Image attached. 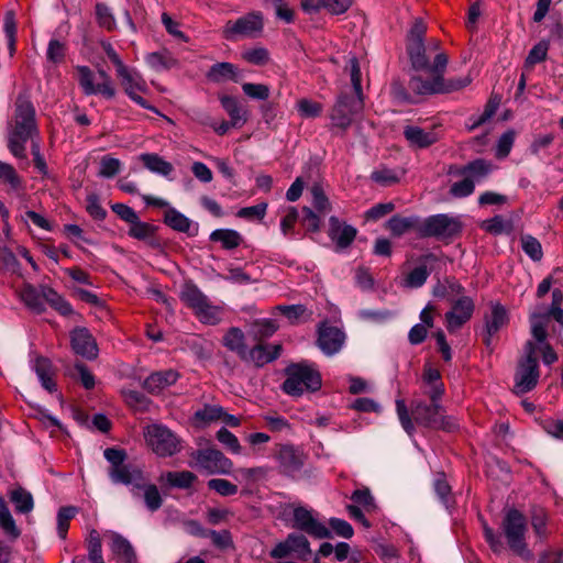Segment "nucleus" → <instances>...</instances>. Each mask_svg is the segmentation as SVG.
<instances>
[{"mask_svg": "<svg viewBox=\"0 0 563 563\" xmlns=\"http://www.w3.org/2000/svg\"><path fill=\"white\" fill-rule=\"evenodd\" d=\"M103 455L110 463L108 474L113 483L132 486V493L137 497L143 492L145 505L151 511L161 508L162 497L158 488L154 484H147L141 467L135 464L124 463L126 460V452L124 450L108 448L104 450Z\"/></svg>", "mask_w": 563, "mask_h": 563, "instance_id": "1", "label": "nucleus"}, {"mask_svg": "<svg viewBox=\"0 0 563 563\" xmlns=\"http://www.w3.org/2000/svg\"><path fill=\"white\" fill-rule=\"evenodd\" d=\"M38 134L35 109L30 100L18 97L15 102L14 124L9 132L8 148L20 159H26L25 143Z\"/></svg>", "mask_w": 563, "mask_h": 563, "instance_id": "2", "label": "nucleus"}, {"mask_svg": "<svg viewBox=\"0 0 563 563\" xmlns=\"http://www.w3.org/2000/svg\"><path fill=\"white\" fill-rule=\"evenodd\" d=\"M285 380L280 388L291 397H300L306 391L316 393L322 387V377L318 366L307 360L290 363L284 369Z\"/></svg>", "mask_w": 563, "mask_h": 563, "instance_id": "3", "label": "nucleus"}, {"mask_svg": "<svg viewBox=\"0 0 563 563\" xmlns=\"http://www.w3.org/2000/svg\"><path fill=\"white\" fill-rule=\"evenodd\" d=\"M464 224L460 217L449 213H437L421 220L419 236L421 239L433 238L444 244H450L463 233Z\"/></svg>", "mask_w": 563, "mask_h": 563, "instance_id": "4", "label": "nucleus"}, {"mask_svg": "<svg viewBox=\"0 0 563 563\" xmlns=\"http://www.w3.org/2000/svg\"><path fill=\"white\" fill-rule=\"evenodd\" d=\"M500 528L510 551L522 559H529L531 552L526 542L528 526L525 515L516 508L506 510Z\"/></svg>", "mask_w": 563, "mask_h": 563, "instance_id": "5", "label": "nucleus"}, {"mask_svg": "<svg viewBox=\"0 0 563 563\" xmlns=\"http://www.w3.org/2000/svg\"><path fill=\"white\" fill-rule=\"evenodd\" d=\"M537 351L538 345L533 341L526 342V355L519 361L515 373V388L518 394L529 393L538 384L540 371Z\"/></svg>", "mask_w": 563, "mask_h": 563, "instance_id": "6", "label": "nucleus"}, {"mask_svg": "<svg viewBox=\"0 0 563 563\" xmlns=\"http://www.w3.org/2000/svg\"><path fill=\"white\" fill-rule=\"evenodd\" d=\"M264 29L263 14L252 11L236 20H229L222 29V37L229 42H238L242 38H253Z\"/></svg>", "mask_w": 563, "mask_h": 563, "instance_id": "7", "label": "nucleus"}, {"mask_svg": "<svg viewBox=\"0 0 563 563\" xmlns=\"http://www.w3.org/2000/svg\"><path fill=\"white\" fill-rule=\"evenodd\" d=\"M363 108V98L351 92H341L330 112L333 126L346 131L351 126L354 115L362 112Z\"/></svg>", "mask_w": 563, "mask_h": 563, "instance_id": "8", "label": "nucleus"}, {"mask_svg": "<svg viewBox=\"0 0 563 563\" xmlns=\"http://www.w3.org/2000/svg\"><path fill=\"white\" fill-rule=\"evenodd\" d=\"M196 466L207 475H230L233 462L216 448L198 449L191 453Z\"/></svg>", "mask_w": 563, "mask_h": 563, "instance_id": "9", "label": "nucleus"}, {"mask_svg": "<svg viewBox=\"0 0 563 563\" xmlns=\"http://www.w3.org/2000/svg\"><path fill=\"white\" fill-rule=\"evenodd\" d=\"M291 527L314 539H331L332 532L314 516L313 510L305 506H296L292 510Z\"/></svg>", "mask_w": 563, "mask_h": 563, "instance_id": "10", "label": "nucleus"}, {"mask_svg": "<svg viewBox=\"0 0 563 563\" xmlns=\"http://www.w3.org/2000/svg\"><path fill=\"white\" fill-rule=\"evenodd\" d=\"M147 445L158 456H170L176 451L174 433L161 424L147 426L144 431Z\"/></svg>", "mask_w": 563, "mask_h": 563, "instance_id": "11", "label": "nucleus"}, {"mask_svg": "<svg viewBox=\"0 0 563 563\" xmlns=\"http://www.w3.org/2000/svg\"><path fill=\"white\" fill-rule=\"evenodd\" d=\"M345 333L328 320L318 324L316 344L327 356H333L339 353L345 343Z\"/></svg>", "mask_w": 563, "mask_h": 563, "instance_id": "12", "label": "nucleus"}, {"mask_svg": "<svg viewBox=\"0 0 563 563\" xmlns=\"http://www.w3.org/2000/svg\"><path fill=\"white\" fill-rule=\"evenodd\" d=\"M448 301L451 303V310L445 313L446 328L449 332H454L471 320L475 303L468 296H461L456 299L448 298Z\"/></svg>", "mask_w": 563, "mask_h": 563, "instance_id": "13", "label": "nucleus"}, {"mask_svg": "<svg viewBox=\"0 0 563 563\" xmlns=\"http://www.w3.org/2000/svg\"><path fill=\"white\" fill-rule=\"evenodd\" d=\"M484 327L481 335L484 345L492 352L493 351V336L498 333L509 322V316L506 308L499 303L492 305L490 314H485Z\"/></svg>", "mask_w": 563, "mask_h": 563, "instance_id": "14", "label": "nucleus"}, {"mask_svg": "<svg viewBox=\"0 0 563 563\" xmlns=\"http://www.w3.org/2000/svg\"><path fill=\"white\" fill-rule=\"evenodd\" d=\"M328 235L335 244V252H341L351 246L357 236V229L332 216L329 219Z\"/></svg>", "mask_w": 563, "mask_h": 563, "instance_id": "15", "label": "nucleus"}, {"mask_svg": "<svg viewBox=\"0 0 563 563\" xmlns=\"http://www.w3.org/2000/svg\"><path fill=\"white\" fill-rule=\"evenodd\" d=\"M70 345L75 354L87 360L98 356V345L87 328L77 327L70 332Z\"/></svg>", "mask_w": 563, "mask_h": 563, "instance_id": "16", "label": "nucleus"}, {"mask_svg": "<svg viewBox=\"0 0 563 563\" xmlns=\"http://www.w3.org/2000/svg\"><path fill=\"white\" fill-rule=\"evenodd\" d=\"M442 412H445V409L441 404L422 400L412 401L411 404V413L415 421L431 430L437 426Z\"/></svg>", "mask_w": 563, "mask_h": 563, "instance_id": "17", "label": "nucleus"}, {"mask_svg": "<svg viewBox=\"0 0 563 563\" xmlns=\"http://www.w3.org/2000/svg\"><path fill=\"white\" fill-rule=\"evenodd\" d=\"M280 473L294 477L303 466L302 454L290 444L280 445L276 455Z\"/></svg>", "mask_w": 563, "mask_h": 563, "instance_id": "18", "label": "nucleus"}, {"mask_svg": "<svg viewBox=\"0 0 563 563\" xmlns=\"http://www.w3.org/2000/svg\"><path fill=\"white\" fill-rule=\"evenodd\" d=\"M404 136L410 147L418 150L428 148L441 139L440 132H438L434 126L426 131L417 125H406Z\"/></svg>", "mask_w": 563, "mask_h": 563, "instance_id": "19", "label": "nucleus"}, {"mask_svg": "<svg viewBox=\"0 0 563 563\" xmlns=\"http://www.w3.org/2000/svg\"><path fill=\"white\" fill-rule=\"evenodd\" d=\"M78 82L86 96L100 93L108 99H111L115 95L113 87L107 85H95V75L88 66H77Z\"/></svg>", "mask_w": 563, "mask_h": 563, "instance_id": "20", "label": "nucleus"}, {"mask_svg": "<svg viewBox=\"0 0 563 563\" xmlns=\"http://www.w3.org/2000/svg\"><path fill=\"white\" fill-rule=\"evenodd\" d=\"M283 347L280 344H266L257 343L254 347L247 351V360L252 361L257 367L274 362L282 354Z\"/></svg>", "mask_w": 563, "mask_h": 563, "instance_id": "21", "label": "nucleus"}, {"mask_svg": "<svg viewBox=\"0 0 563 563\" xmlns=\"http://www.w3.org/2000/svg\"><path fill=\"white\" fill-rule=\"evenodd\" d=\"M117 76L120 78L124 91L133 101L145 109L151 108L147 101L139 93L144 89V82L140 76L132 74L128 68H125V74L119 73Z\"/></svg>", "mask_w": 563, "mask_h": 563, "instance_id": "22", "label": "nucleus"}, {"mask_svg": "<svg viewBox=\"0 0 563 563\" xmlns=\"http://www.w3.org/2000/svg\"><path fill=\"white\" fill-rule=\"evenodd\" d=\"M206 77L209 81L221 84L225 81L239 82L241 79L238 67L229 62H218L210 66Z\"/></svg>", "mask_w": 563, "mask_h": 563, "instance_id": "23", "label": "nucleus"}, {"mask_svg": "<svg viewBox=\"0 0 563 563\" xmlns=\"http://www.w3.org/2000/svg\"><path fill=\"white\" fill-rule=\"evenodd\" d=\"M419 227H421V219L418 216L402 217L395 214L386 222V229L394 236H401L410 230H415L419 234Z\"/></svg>", "mask_w": 563, "mask_h": 563, "instance_id": "24", "label": "nucleus"}, {"mask_svg": "<svg viewBox=\"0 0 563 563\" xmlns=\"http://www.w3.org/2000/svg\"><path fill=\"white\" fill-rule=\"evenodd\" d=\"M34 371L41 380L42 386L49 393L57 390L54 379L55 371L52 362L46 357H37L34 364Z\"/></svg>", "mask_w": 563, "mask_h": 563, "instance_id": "25", "label": "nucleus"}, {"mask_svg": "<svg viewBox=\"0 0 563 563\" xmlns=\"http://www.w3.org/2000/svg\"><path fill=\"white\" fill-rule=\"evenodd\" d=\"M245 336L240 328L232 327L223 336V345L236 353L241 360H247V346L245 344Z\"/></svg>", "mask_w": 563, "mask_h": 563, "instance_id": "26", "label": "nucleus"}, {"mask_svg": "<svg viewBox=\"0 0 563 563\" xmlns=\"http://www.w3.org/2000/svg\"><path fill=\"white\" fill-rule=\"evenodd\" d=\"M220 103L230 117L233 128L240 129L247 121L246 112L242 110L239 100L235 97L223 95L220 97Z\"/></svg>", "mask_w": 563, "mask_h": 563, "instance_id": "27", "label": "nucleus"}, {"mask_svg": "<svg viewBox=\"0 0 563 563\" xmlns=\"http://www.w3.org/2000/svg\"><path fill=\"white\" fill-rule=\"evenodd\" d=\"M176 382V372L168 369L155 372L144 380V388L152 394H159Z\"/></svg>", "mask_w": 563, "mask_h": 563, "instance_id": "28", "label": "nucleus"}, {"mask_svg": "<svg viewBox=\"0 0 563 563\" xmlns=\"http://www.w3.org/2000/svg\"><path fill=\"white\" fill-rule=\"evenodd\" d=\"M409 89L419 96H430L440 93V77L422 78L421 76H412L409 80Z\"/></svg>", "mask_w": 563, "mask_h": 563, "instance_id": "29", "label": "nucleus"}, {"mask_svg": "<svg viewBox=\"0 0 563 563\" xmlns=\"http://www.w3.org/2000/svg\"><path fill=\"white\" fill-rule=\"evenodd\" d=\"M180 298L186 303V306L192 310L194 313L209 300L208 297L191 280H188L184 284Z\"/></svg>", "mask_w": 563, "mask_h": 563, "instance_id": "30", "label": "nucleus"}, {"mask_svg": "<svg viewBox=\"0 0 563 563\" xmlns=\"http://www.w3.org/2000/svg\"><path fill=\"white\" fill-rule=\"evenodd\" d=\"M146 63L156 71L169 70L174 67L176 59L174 53L165 47L150 53L145 57Z\"/></svg>", "mask_w": 563, "mask_h": 563, "instance_id": "31", "label": "nucleus"}, {"mask_svg": "<svg viewBox=\"0 0 563 563\" xmlns=\"http://www.w3.org/2000/svg\"><path fill=\"white\" fill-rule=\"evenodd\" d=\"M42 286L36 288L32 285H26L21 291V299L24 305L33 312L41 314L45 312V303L43 301Z\"/></svg>", "mask_w": 563, "mask_h": 563, "instance_id": "32", "label": "nucleus"}, {"mask_svg": "<svg viewBox=\"0 0 563 563\" xmlns=\"http://www.w3.org/2000/svg\"><path fill=\"white\" fill-rule=\"evenodd\" d=\"M139 159L148 170L162 176H168L174 170L172 163L155 153H143L139 156Z\"/></svg>", "mask_w": 563, "mask_h": 563, "instance_id": "33", "label": "nucleus"}, {"mask_svg": "<svg viewBox=\"0 0 563 563\" xmlns=\"http://www.w3.org/2000/svg\"><path fill=\"white\" fill-rule=\"evenodd\" d=\"M194 314L203 324L217 325L222 322L224 311L222 307L212 305L208 300Z\"/></svg>", "mask_w": 563, "mask_h": 563, "instance_id": "34", "label": "nucleus"}, {"mask_svg": "<svg viewBox=\"0 0 563 563\" xmlns=\"http://www.w3.org/2000/svg\"><path fill=\"white\" fill-rule=\"evenodd\" d=\"M43 301L47 302L53 309L59 312L62 316L73 314V308L70 303L65 300L56 290L49 286L42 285Z\"/></svg>", "mask_w": 563, "mask_h": 563, "instance_id": "35", "label": "nucleus"}, {"mask_svg": "<svg viewBox=\"0 0 563 563\" xmlns=\"http://www.w3.org/2000/svg\"><path fill=\"white\" fill-rule=\"evenodd\" d=\"M406 51L412 69L416 71L429 69V58L426 55L424 43H407Z\"/></svg>", "mask_w": 563, "mask_h": 563, "instance_id": "36", "label": "nucleus"}, {"mask_svg": "<svg viewBox=\"0 0 563 563\" xmlns=\"http://www.w3.org/2000/svg\"><path fill=\"white\" fill-rule=\"evenodd\" d=\"M212 242H220L224 250H233L240 246L242 235L233 229H217L209 236Z\"/></svg>", "mask_w": 563, "mask_h": 563, "instance_id": "37", "label": "nucleus"}, {"mask_svg": "<svg viewBox=\"0 0 563 563\" xmlns=\"http://www.w3.org/2000/svg\"><path fill=\"white\" fill-rule=\"evenodd\" d=\"M278 329V324L273 319H258L251 325V334L257 343L271 338Z\"/></svg>", "mask_w": 563, "mask_h": 563, "instance_id": "38", "label": "nucleus"}, {"mask_svg": "<svg viewBox=\"0 0 563 563\" xmlns=\"http://www.w3.org/2000/svg\"><path fill=\"white\" fill-rule=\"evenodd\" d=\"M111 550L119 555L124 563H136V554L131 543L118 533L112 534Z\"/></svg>", "mask_w": 563, "mask_h": 563, "instance_id": "39", "label": "nucleus"}, {"mask_svg": "<svg viewBox=\"0 0 563 563\" xmlns=\"http://www.w3.org/2000/svg\"><path fill=\"white\" fill-rule=\"evenodd\" d=\"M221 415H223V407L205 405L194 413V421L197 427H205L211 422L220 420Z\"/></svg>", "mask_w": 563, "mask_h": 563, "instance_id": "40", "label": "nucleus"}, {"mask_svg": "<svg viewBox=\"0 0 563 563\" xmlns=\"http://www.w3.org/2000/svg\"><path fill=\"white\" fill-rule=\"evenodd\" d=\"M288 543L291 548V553H296L299 560H307L312 551L310 542L305 534L291 532L287 536Z\"/></svg>", "mask_w": 563, "mask_h": 563, "instance_id": "41", "label": "nucleus"}, {"mask_svg": "<svg viewBox=\"0 0 563 563\" xmlns=\"http://www.w3.org/2000/svg\"><path fill=\"white\" fill-rule=\"evenodd\" d=\"M0 527L12 539H18L21 534L15 521L4 501L0 496Z\"/></svg>", "mask_w": 563, "mask_h": 563, "instance_id": "42", "label": "nucleus"}, {"mask_svg": "<svg viewBox=\"0 0 563 563\" xmlns=\"http://www.w3.org/2000/svg\"><path fill=\"white\" fill-rule=\"evenodd\" d=\"M467 177L474 183L486 178L493 170V164L484 158H476L466 164Z\"/></svg>", "mask_w": 563, "mask_h": 563, "instance_id": "43", "label": "nucleus"}, {"mask_svg": "<svg viewBox=\"0 0 563 563\" xmlns=\"http://www.w3.org/2000/svg\"><path fill=\"white\" fill-rule=\"evenodd\" d=\"M95 13L96 22L100 27L106 29L109 32L117 29L114 15L106 3L98 2L95 7Z\"/></svg>", "mask_w": 563, "mask_h": 563, "instance_id": "44", "label": "nucleus"}, {"mask_svg": "<svg viewBox=\"0 0 563 563\" xmlns=\"http://www.w3.org/2000/svg\"><path fill=\"white\" fill-rule=\"evenodd\" d=\"M549 46L550 43L547 40H541L533 45L525 59V67L530 69L534 65L544 62L548 57Z\"/></svg>", "mask_w": 563, "mask_h": 563, "instance_id": "45", "label": "nucleus"}, {"mask_svg": "<svg viewBox=\"0 0 563 563\" xmlns=\"http://www.w3.org/2000/svg\"><path fill=\"white\" fill-rule=\"evenodd\" d=\"M531 526L536 532V534L540 538L545 537L547 534V521L548 514L545 509L541 506H532L530 510Z\"/></svg>", "mask_w": 563, "mask_h": 563, "instance_id": "46", "label": "nucleus"}, {"mask_svg": "<svg viewBox=\"0 0 563 563\" xmlns=\"http://www.w3.org/2000/svg\"><path fill=\"white\" fill-rule=\"evenodd\" d=\"M11 501L15 505V510L21 514H27L33 509V497L23 488H18L11 493Z\"/></svg>", "mask_w": 563, "mask_h": 563, "instance_id": "47", "label": "nucleus"}, {"mask_svg": "<svg viewBox=\"0 0 563 563\" xmlns=\"http://www.w3.org/2000/svg\"><path fill=\"white\" fill-rule=\"evenodd\" d=\"M88 558L91 563H104L101 551L100 534L96 529L89 532L88 542Z\"/></svg>", "mask_w": 563, "mask_h": 563, "instance_id": "48", "label": "nucleus"}, {"mask_svg": "<svg viewBox=\"0 0 563 563\" xmlns=\"http://www.w3.org/2000/svg\"><path fill=\"white\" fill-rule=\"evenodd\" d=\"M523 252L533 261L539 262L543 256L542 245L534 236L526 234L521 236Z\"/></svg>", "mask_w": 563, "mask_h": 563, "instance_id": "49", "label": "nucleus"}, {"mask_svg": "<svg viewBox=\"0 0 563 563\" xmlns=\"http://www.w3.org/2000/svg\"><path fill=\"white\" fill-rule=\"evenodd\" d=\"M207 486L210 490L216 492L222 497H230L238 493V485L224 478H211L208 481Z\"/></svg>", "mask_w": 563, "mask_h": 563, "instance_id": "50", "label": "nucleus"}, {"mask_svg": "<svg viewBox=\"0 0 563 563\" xmlns=\"http://www.w3.org/2000/svg\"><path fill=\"white\" fill-rule=\"evenodd\" d=\"M433 489L440 503L446 509H450L454 504V500L451 496V486L448 481L444 477H438L433 483Z\"/></svg>", "mask_w": 563, "mask_h": 563, "instance_id": "51", "label": "nucleus"}, {"mask_svg": "<svg viewBox=\"0 0 563 563\" xmlns=\"http://www.w3.org/2000/svg\"><path fill=\"white\" fill-rule=\"evenodd\" d=\"M0 179L9 184L13 190L23 187L22 178L18 175L14 167L8 163L0 162Z\"/></svg>", "mask_w": 563, "mask_h": 563, "instance_id": "52", "label": "nucleus"}, {"mask_svg": "<svg viewBox=\"0 0 563 563\" xmlns=\"http://www.w3.org/2000/svg\"><path fill=\"white\" fill-rule=\"evenodd\" d=\"M77 514V508L74 506L62 507L57 514V531L62 539H66L69 528V521Z\"/></svg>", "mask_w": 563, "mask_h": 563, "instance_id": "53", "label": "nucleus"}, {"mask_svg": "<svg viewBox=\"0 0 563 563\" xmlns=\"http://www.w3.org/2000/svg\"><path fill=\"white\" fill-rule=\"evenodd\" d=\"M216 439L231 453H241V445L238 438L225 427H222L217 431Z\"/></svg>", "mask_w": 563, "mask_h": 563, "instance_id": "54", "label": "nucleus"}, {"mask_svg": "<svg viewBox=\"0 0 563 563\" xmlns=\"http://www.w3.org/2000/svg\"><path fill=\"white\" fill-rule=\"evenodd\" d=\"M482 521H483V525H482L483 537H484L485 541L487 542L490 550L495 554L501 553L503 550L505 549L504 542L501 540V536L496 533L495 530L493 528H490L485 520H482Z\"/></svg>", "mask_w": 563, "mask_h": 563, "instance_id": "55", "label": "nucleus"}, {"mask_svg": "<svg viewBox=\"0 0 563 563\" xmlns=\"http://www.w3.org/2000/svg\"><path fill=\"white\" fill-rule=\"evenodd\" d=\"M430 272L428 271L427 265H419L409 272L406 277V285L410 288H420L426 284Z\"/></svg>", "mask_w": 563, "mask_h": 563, "instance_id": "56", "label": "nucleus"}, {"mask_svg": "<svg viewBox=\"0 0 563 563\" xmlns=\"http://www.w3.org/2000/svg\"><path fill=\"white\" fill-rule=\"evenodd\" d=\"M242 57L249 64L265 66L269 62V52L265 47H255L243 52Z\"/></svg>", "mask_w": 563, "mask_h": 563, "instance_id": "57", "label": "nucleus"}, {"mask_svg": "<svg viewBox=\"0 0 563 563\" xmlns=\"http://www.w3.org/2000/svg\"><path fill=\"white\" fill-rule=\"evenodd\" d=\"M155 227L147 223L142 222L137 217L135 222L130 224L129 235L136 240H145L154 235Z\"/></svg>", "mask_w": 563, "mask_h": 563, "instance_id": "58", "label": "nucleus"}, {"mask_svg": "<svg viewBox=\"0 0 563 563\" xmlns=\"http://www.w3.org/2000/svg\"><path fill=\"white\" fill-rule=\"evenodd\" d=\"M440 77V93H449L463 89L470 85L471 79L468 77H456L445 79L443 75L439 74Z\"/></svg>", "mask_w": 563, "mask_h": 563, "instance_id": "59", "label": "nucleus"}, {"mask_svg": "<svg viewBox=\"0 0 563 563\" xmlns=\"http://www.w3.org/2000/svg\"><path fill=\"white\" fill-rule=\"evenodd\" d=\"M475 190L474 180L471 177H464L462 180L452 184L450 194L455 198H465Z\"/></svg>", "mask_w": 563, "mask_h": 563, "instance_id": "60", "label": "nucleus"}, {"mask_svg": "<svg viewBox=\"0 0 563 563\" xmlns=\"http://www.w3.org/2000/svg\"><path fill=\"white\" fill-rule=\"evenodd\" d=\"M243 92L256 100H267L269 97V87L264 84L245 82L242 85Z\"/></svg>", "mask_w": 563, "mask_h": 563, "instance_id": "61", "label": "nucleus"}, {"mask_svg": "<svg viewBox=\"0 0 563 563\" xmlns=\"http://www.w3.org/2000/svg\"><path fill=\"white\" fill-rule=\"evenodd\" d=\"M276 309L291 323L297 322L308 311L305 305H279Z\"/></svg>", "mask_w": 563, "mask_h": 563, "instance_id": "62", "label": "nucleus"}, {"mask_svg": "<svg viewBox=\"0 0 563 563\" xmlns=\"http://www.w3.org/2000/svg\"><path fill=\"white\" fill-rule=\"evenodd\" d=\"M208 538H210L212 544L220 550H227L233 547L232 536L229 530H208Z\"/></svg>", "mask_w": 563, "mask_h": 563, "instance_id": "63", "label": "nucleus"}, {"mask_svg": "<svg viewBox=\"0 0 563 563\" xmlns=\"http://www.w3.org/2000/svg\"><path fill=\"white\" fill-rule=\"evenodd\" d=\"M516 133L514 130L504 132L497 142L496 155L497 157H507L512 148Z\"/></svg>", "mask_w": 563, "mask_h": 563, "instance_id": "64", "label": "nucleus"}]
</instances>
